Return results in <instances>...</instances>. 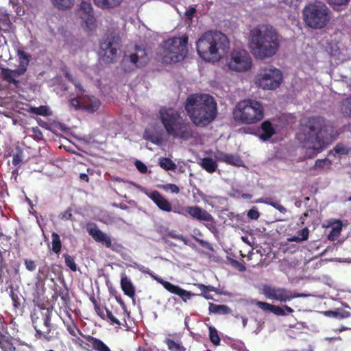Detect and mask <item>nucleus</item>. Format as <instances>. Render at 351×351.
Returning a JSON list of instances; mask_svg holds the SVG:
<instances>
[{
	"instance_id": "nucleus-1",
	"label": "nucleus",
	"mask_w": 351,
	"mask_h": 351,
	"mask_svg": "<svg viewBox=\"0 0 351 351\" xmlns=\"http://www.w3.org/2000/svg\"><path fill=\"white\" fill-rule=\"evenodd\" d=\"M303 147L306 158H313L323 152L339 135L333 124L320 116L308 118L304 125Z\"/></svg>"
},
{
	"instance_id": "nucleus-2",
	"label": "nucleus",
	"mask_w": 351,
	"mask_h": 351,
	"mask_svg": "<svg viewBox=\"0 0 351 351\" xmlns=\"http://www.w3.org/2000/svg\"><path fill=\"white\" fill-rule=\"evenodd\" d=\"M249 46L255 58L263 60L271 58L280 47L278 33L267 25L255 27L250 31Z\"/></svg>"
},
{
	"instance_id": "nucleus-3",
	"label": "nucleus",
	"mask_w": 351,
	"mask_h": 351,
	"mask_svg": "<svg viewBox=\"0 0 351 351\" xmlns=\"http://www.w3.org/2000/svg\"><path fill=\"white\" fill-rule=\"evenodd\" d=\"M185 109L193 123L205 127L213 122L217 114V104L214 97L207 95H191L186 99Z\"/></svg>"
},
{
	"instance_id": "nucleus-4",
	"label": "nucleus",
	"mask_w": 351,
	"mask_h": 351,
	"mask_svg": "<svg viewBox=\"0 0 351 351\" xmlns=\"http://www.w3.org/2000/svg\"><path fill=\"white\" fill-rule=\"evenodd\" d=\"M196 47L198 55L205 61H219L228 52L230 42L221 32L207 31L199 38Z\"/></svg>"
},
{
	"instance_id": "nucleus-5",
	"label": "nucleus",
	"mask_w": 351,
	"mask_h": 351,
	"mask_svg": "<svg viewBox=\"0 0 351 351\" xmlns=\"http://www.w3.org/2000/svg\"><path fill=\"white\" fill-rule=\"evenodd\" d=\"M159 115L160 121L169 136L184 141L197 136L198 133L192 124L183 119L175 109L162 108L159 111Z\"/></svg>"
},
{
	"instance_id": "nucleus-6",
	"label": "nucleus",
	"mask_w": 351,
	"mask_h": 351,
	"mask_svg": "<svg viewBox=\"0 0 351 351\" xmlns=\"http://www.w3.org/2000/svg\"><path fill=\"white\" fill-rule=\"evenodd\" d=\"M53 307L38 305L31 313V319L38 339L51 341L58 337L57 326L51 323Z\"/></svg>"
},
{
	"instance_id": "nucleus-7",
	"label": "nucleus",
	"mask_w": 351,
	"mask_h": 351,
	"mask_svg": "<svg viewBox=\"0 0 351 351\" xmlns=\"http://www.w3.org/2000/svg\"><path fill=\"white\" fill-rule=\"evenodd\" d=\"M234 120L239 123L251 125L264 117V108L261 102L253 99H244L237 104L233 112Z\"/></svg>"
},
{
	"instance_id": "nucleus-8",
	"label": "nucleus",
	"mask_w": 351,
	"mask_h": 351,
	"mask_svg": "<svg viewBox=\"0 0 351 351\" xmlns=\"http://www.w3.org/2000/svg\"><path fill=\"white\" fill-rule=\"evenodd\" d=\"M305 25L315 29H320L326 26L330 20V10L324 3L317 2L309 3L302 11Z\"/></svg>"
},
{
	"instance_id": "nucleus-9",
	"label": "nucleus",
	"mask_w": 351,
	"mask_h": 351,
	"mask_svg": "<svg viewBox=\"0 0 351 351\" xmlns=\"http://www.w3.org/2000/svg\"><path fill=\"white\" fill-rule=\"evenodd\" d=\"M188 38H173L163 42L162 61L166 64L180 62L188 53Z\"/></svg>"
},
{
	"instance_id": "nucleus-10",
	"label": "nucleus",
	"mask_w": 351,
	"mask_h": 351,
	"mask_svg": "<svg viewBox=\"0 0 351 351\" xmlns=\"http://www.w3.org/2000/svg\"><path fill=\"white\" fill-rule=\"evenodd\" d=\"M16 55L19 58L18 67L13 70L8 68H1L0 74L3 81L9 84H13L15 88H19L21 82L16 78L23 75L27 72L31 56L21 49L17 51Z\"/></svg>"
},
{
	"instance_id": "nucleus-11",
	"label": "nucleus",
	"mask_w": 351,
	"mask_h": 351,
	"mask_svg": "<svg viewBox=\"0 0 351 351\" xmlns=\"http://www.w3.org/2000/svg\"><path fill=\"white\" fill-rule=\"evenodd\" d=\"M282 82L281 71L272 66L263 69L261 72L256 76V84L265 90L276 89Z\"/></svg>"
},
{
	"instance_id": "nucleus-12",
	"label": "nucleus",
	"mask_w": 351,
	"mask_h": 351,
	"mask_svg": "<svg viewBox=\"0 0 351 351\" xmlns=\"http://www.w3.org/2000/svg\"><path fill=\"white\" fill-rule=\"evenodd\" d=\"M262 293L267 299L278 301L281 303H286L294 298L303 296V294L292 291L287 288L269 285H263Z\"/></svg>"
},
{
	"instance_id": "nucleus-13",
	"label": "nucleus",
	"mask_w": 351,
	"mask_h": 351,
	"mask_svg": "<svg viewBox=\"0 0 351 351\" xmlns=\"http://www.w3.org/2000/svg\"><path fill=\"white\" fill-rule=\"evenodd\" d=\"M141 270L144 273L149 274L154 280H156L158 283L162 285L167 291L173 294L178 295L184 302H186L188 300H191L193 296L195 295H201L207 300L213 299L212 295H210L208 293H202L201 294H195L191 291L183 289L178 285H173L169 281H166L160 277L153 275L150 272L149 269H147V271L142 270L141 269Z\"/></svg>"
},
{
	"instance_id": "nucleus-14",
	"label": "nucleus",
	"mask_w": 351,
	"mask_h": 351,
	"mask_svg": "<svg viewBox=\"0 0 351 351\" xmlns=\"http://www.w3.org/2000/svg\"><path fill=\"white\" fill-rule=\"evenodd\" d=\"M252 64V58L244 49L233 50L227 62L228 68L237 72L247 71L251 69Z\"/></svg>"
},
{
	"instance_id": "nucleus-15",
	"label": "nucleus",
	"mask_w": 351,
	"mask_h": 351,
	"mask_svg": "<svg viewBox=\"0 0 351 351\" xmlns=\"http://www.w3.org/2000/svg\"><path fill=\"white\" fill-rule=\"evenodd\" d=\"M120 47V37L119 35L110 32L100 43V49L103 51L106 61L112 62L115 58L117 50Z\"/></svg>"
},
{
	"instance_id": "nucleus-16",
	"label": "nucleus",
	"mask_w": 351,
	"mask_h": 351,
	"mask_svg": "<svg viewBox=\"0 0 351 351\" xmlns=\"http://www.w3.org/2000/svg\"><path fill=\"white\" fill-rule=\"evenodd\" d=\"M86 230L96 242L103 244L106 248L115 252H119L123 249L121 244L113 241L110 236L100 230L96 224L88 226Z\"/></svg>"
},
{
	"instance_id": "nucleus-17",
	"label": "nucleus",
	"mask_w": 351,
	"mask_h": 351,
	"mask_svg": "<svg viewBox=\"0 0 351 351\" xmlns=\"http://www.w3.org/2000/svg\"><path fill=\"white\" fill-rule=\"evenodd\" d=\"M185 211L193 219L199 221L210 222L211 224L206 225L209 230L215 229L213 224L215 222L214 217L206 210L198 206H191L186 207Z\"/></svg>"
},
{
	"instance_id": "nucleus-18",
	"label": "nucleus",
	"mask_w": 351,
	"mask_h": 351,
	"mask_svg": "<svg viewBox=\"0 0 351 351\" xmlns=\"http://www.w3.org/2000/svg\"><path fill=\"white\" fill-rule=\"evenodd\" d=\"M79 14L87 28L93 29L95 27V19L94 17L92 5L90 3L82 1L80 3Z\"/></svg>"
},
{
	"instance_id": "nucleus-19",
	"label": "nucleus",
	"mask_w": 351,
	"mask_h": 351,
	"mask_svg": "<svg viewBox=\"0 0 351 351\" xmlns=\"http://www.w3.org/2000/svg\"><path fill=\"white\" fill-rule=\"evenodd\" d=\"M214 158L217 161L237 167L241 166L243 163L240 156L237 154H227L220 150L214 152Z\"/></svg>"
},
{
	"instance_id": "nucleus-20",
	"label": "nucleus",
	"mask_w": 351,
	"mask_h": 351,
	"mask_svg": "<svg viewBox=\"0 0 351 351\" xmlns=\"http://www.w3.org/2000/svg\"><path fill=\"white\" fill-rule=\"evenodd\" d=\"M147 195L154 202V204L162 210L171 212L172 210L171 204L165 199L158 191H154Z\"/></svg>"
},
{
	"instance_id": "nucleus-21",
	"label": "nucleus",
	"mask_w": 351,
	"mask_h": 351,
	"mask_svg": "<svg viewBox=\"0 0 351 351\" xmlns=\"http://www.w3.org/2000/svg\"><path fill=\"white\" fill-rule=\"evenodd\" d=\"M15 341V339L2 326L1 330H0V348L2 351H11L12 349L14 350L16 344Z\"/></svg>"
},
{
	"instance_id": "nucleus-22",
	"label": "nucleus",
	"mask_w": 351,
	"mask_h": 351,
	"mask_svg": "<svg viewBox=\"0 0 351 351\" xmlns=\"http://www.w3.org/2000/svg\"><path fill=\"white\" fill-rule=\"evenodd\" d=\"M164 343L167 346L169 351H186V348L184 346L182 341L177 338L176 334H169L164 339Z\"/></svg>"
},
{
	"instance_id": "nucleus-23",
	"label": "nucleus",
	"mask_w": 351,
	"mask_h": 351,
	"mask_svg": "<svg viewBox=\"0 0 351 351\" xmlns=\"http://www.w3.org/2000/svg\"><path fill=\"white\" fill-rule=\"evenodd\" d=\"M82 106L84 110L94 113L100 108L101 101L95 96H84L82 97Z\"/></svg>"
},
{
	"instance_id": "nucleus-24",
	"label": "nucleus",
	"mask_w": 351,
	"mask_h": 351,
	"mask_svg": "<svg viewBox=\"0 0 351 351\" xmlns=\"http://www.w3.org/2000/svg\"><path fill=\"white\" fill-rule=\"evenodd\" d=\"M4 282L12 287L11 271L8 268V264L2 259L0 260V284Z\"/></svg>"
},
{
	"instance_id": "nucleus-25",
	"label": "nucleus",
	"mask_w": 351,
	"mask_h": 351,
	"mask_svg": "<svg viewBox=\"0 0 351 351\" xmlns=\"http://www.w3.org/2000/svg\"><path fill=\"white\" fill-rule=\"evenodd\" d=\"M121 287L124 294L133 298L135 295V288L130 279L125 275L121 276Z\"/></svg>"
},
{
	"instance_id": "nucleus-26",
	"label": "nucleus",
	"mask_w": 351,
	"mask_h": 351,
	"mask_svg": "<svg viewBox=\"0 0 351 351\" xmlns=\"http://www.w3.org/2000/svg\"><path fill=\"white\" fill-rule=\"evenodd\" d=\"M261 130H262V133L259 135V138L263 141L268 140L276 133L273 125L268 120L261 123Z\"/></svg>"
},
{
	"instance_id": "nucleus-27",
	"label": "nucleus",
	"mask_w": 351,
	"mask_h": 351,
	"mask_svg": "<svg viewBox=\"0 0 351 351\" xmlns=\"http://www.w3.org/2000/svg\"><path fill=\"white\" fill-rule=\"evenodd\" d=\"M85 339L90 343L93 349L96 351H111L109 347L101 340L91 335L84 336Z\"/></svg>"
},
{
	"instance_id": "nucleus-28",
	"label": "nucleus",
	"mask_w": 351,
	"mask_h": 351,
	"mask_svg": "<svg viewBox=\"0 0 351 351\" xmlns=\"http://www.w3.org/2000/svg\"><path fill=\"white\" fill-rule=\"evenodd\" d=\"M93 1L100 8L109 9L119 6L123 0H93Z\"/></svg>"
},
{
	"instance_id": "nucleus-29",
	"label": "nucleus",
	"mask_w": 351,
	"mask_h": 351,
	"mask_svg": "<svg viewBox=\"0 0 351 351\" xmlns=\"http://www.w3.org/2000/svg\"><path fill=\"white\" fill-rule=\"evenodd\" d=\"M210 313L218 315H227L231 313V309L224 304H215L210 303L208 308Z\"/></svg>"
},
{
	"instance_id": "nucleus-30",
	"label": "nucleus",
	"mask_w": 351,
	"mask_h": 351,
	"mask_svg": "<svg viewBox=\"0 0 351 351\" xmlns=\"http://www.w3.org/2000/svg\"><path fill=\"white\" fill-rule=\"evenodd\" d=\"M135 50L138 51L139 52L143 53V55L139 56L138 53H132L129 56L130 61L136 66H137V64L138 62H141L143 63L145 62L147 59V53L145 52V50L141 49V47L138 46L135 47Z\"/></svg>"
},
{
	"instance_id": "nucleus-31",
	"label": "nucleus",
	"mask_w": 351,
	"mask_h": 351,
	"mask_svg": "<svg viewBox=\"0 0 351 351\" xmlns=\"http://www.w3.org/2000/svg\"><path fill=\"white\" fill-rule=\"evenodd\" d=\"M202 167L208 173H213L217 168V162L211 158L206 157L202 159L200 162Z\"/></svg>"
},
{
	"instance_id": "nucleus-32",
	"label": "nucleus",
	"mask_w": 351,
	"mask_h": 351,
	"mask_svg": "<svg viewBox=\"0 0 351 351\" xmlns=\"http://www.w3.org/2000/svg\"><path fill=\"white\" fill-rule=\"evenodd\" d=\"M309 230L307 227L299 230L297 232V235L293 236L288 239L289 241L291 242H301L306 241L308 239Z\"/></svg>"
},
{
	"instance_id": "nucleus-33",
	"label": "nucleus",
	"mask_w": 351,
	"mask_h": 351,
	"mask_svg": "<svg viewBox=\"0 0 351 351\" xmlns=\"http://www.w3.org/2000/svg\"><path fill=\"white\" fill-rule=\"evenodd\" d=\"M51 2L58 10H66L73 7L75 0H51Z\"/></svg>"
},
{
	"instance_id": "nucleus-34",
	"label": "nucleus",
	"mask_w": 351,
	"mask_h": 351,
	"mask_svg": "<svg viewBox=\"0 0 351 351\" xmlns=\"http://www.w3.org/2000/svg\"><path fill=\"white\" fill-rule=\"evenodd\" d=\"M28 112L31 114L42 115L45 117L50 116L51 112L46 106H40L39 107H30Z\"/></svg>"
},
{
	"instance_id": "nucleus-35",
	"label": "nucleus",
	"mask_w": 351,
	"mask_h": 351,
	"mask_svg": "<svg viewBox=\"0 0 351 351\" xmlns=\"http://www.w3.org/2000/svg\"><path fill=\"white\" fill-rule=\"evenodd\" d=\"M51 250L56 254H59L62 248V242L59 234L56 232H53L51 234Z\"/></svg>"
},
{
	"instance_id": "nucleus-36",
	"label": "nucleus",
	"mask_w": 351,
	"mask_h": 351,
	"mask_svg": "<svg viewBox=\"0 0 351 351\" xmlns=\"http://www.w3.org/2000/svg\"><path fill=\"white\" fill-rule=\"evenodd\" d=\"M10 237H8L3 234H0V260L3 259L2 255V250L8 251L10 246Z\"/></svg>"
},
{
	"instance_id": "nucleus-37",
	"label": "nucleus",
	"mask_w": 351,
	"mask_h": 351,
	"mask_svg": "<svg viewBox=\"0 0 351 351\" xmlns=\"http://www.w3.org/2000/svg\"><path fill=\"white\" fill-rule=\"evenodd\" d=\"M340 108L344 116L351 117V95L341 101Z\"/></svg>"
},
{
	"instance_id": "nucleus-38",
	"label": "nucleus",
	"mask_w": 351,
	"mask_h": 351,
	"mask_svg": "<svg viewBox=\"0 0 351 351\" xmlns=\"http://www.w3.org/2000/svg\"><path fill=\"white\" fill-rule=\"evenodd\" d=\"M335 223L337 225L332 228L331 231L328 234V239L329 241H335L339 236L342 230V222L340 220H337Z\"/></svg>"
},
{
	"instance_id": "nucleus-39",
	"label": "nucleus",
	"mask_w": 351,
	"mask_h": 351,
	"mask_svg": "<svg viewBox=\"0 0 351 351\" xmlns=\"http://www.w3.org/2000/svg\"><path fill=\"white\" fill-rule=\"evenodd\" d=\"M208 330L210 341L214 346H219L221 342V338L219 335L217 330L215 327L210 326L208 327Z\"/></svg>"
},
{
	"instance_id": "nucleus-40",
	"label": "nucleus",
	"mask_w": 351,
	"mask_h": 351,
	"mask_svg": "<svg viewBox=\"0 0 351 351\" xmlns=\"http://www.w3.org/2000/svg\"><path fill=\"white\" fill-rule=\"evenodd\" d=\"M12 21L8 16L5 15L0 18V30L4 32H9L12 28Z\"/></svg>"
},
{
	"instance_id": "nucleus-41",
	"label": "nucleus",
	"mask_w": 351,
	"mask_h": 351,
	"mask_svg": "<svg viewBox=\"0 0 351 351\" xmlns=\"http://www.w3.org/2000/svg\"><path fill=\"white\" fill-rule=\"evenodd\" d=\"M160 166L165 170H174L176 168V164L169 158H162L159 161Z\"/></svg>"
},
{
	"instance_id": "nucleus-42",
	"label": "nucleus",
	"mask_w": 351,
	"mask_h": 351,
	"mask_svg": "<svg viewBox=\"0 0 351 351\" xmlns=\"http://www.w3.org/2000/svg\"><path fill=\"white\" fill-rule=\"evenodd\" d=\"M91 301L94 304V308L96 313L98 316H99L102 319H105V314L107 311V308L106 306H101L95 300V298H91Z\"/></svg>"
},
{
	"instance_id": "nucleus-43",
	"label": "nucleus",
	"mask_w": 351,
	"mask_h": 351,
	"mask_svg": "<svg viewBox=\"0 0 351 351\" xmlns=\"http://www.w3.org/2000/svg\"><path fill=\"white\" fill-rule=\"evenodd\" d=\"M64 75L68 81L71 82L75 86L76 89L80 92L84 91L81 83L78 80H75L69 71H65L64 72Z\"/></svg>"
},
{
	"instance_id": "nucleus-44",
	"label": "nucleus",
	"mask_w": 351,
	"mask_h": 351,
	"mask_svg": "<svg viewBox=\"0 0 351 351\" xmlns=\"http://www.w3.org/2000/svg\"><path fill=\"white\" fill-rule=\"evenodd\" d=\"M104 317V320L107 321L110 324H116L118 326H121L122 324L119 319L108 308L106 312Z\"/></svg>"
},
{
	"instance_id": "nucleus-45",
	"label": "nucleus",
	"mask_w": 351,
	"mask_h": 351,
	"mask_svg": "<svg viewBox=\"0 0 351 351\" xmlns=\"http://www.w3.org/2000/svg\"><path fill=\"white\" fill-rule=\"evenodd\" d=\"M66 330H68L69 334L71 335H72L73 337H77V334L82 335V337L84 336L83 335L82 332L80 330V329H79L77 326L73 322H72L71 324H66Z\"/></svg>"
},
{
	"instance_id": "nucleus-46",
	"label": "nucleus",
	"mask_w": 351,
	"mask_h": 351,
	"mask_svg": "<svg viewBox=\"0 0 351 351\" xmlns=\"http://www.w3.org/2000/svg\"><path fill=\"white\" fill-rule=\"evenodd\" d=\"M65 261L66 265L73 271H76L77 269V265L75 264L74 258L66 254L63 255Z\"/></svg>"
},
{
	"instance_id": "nucleus-47",
	"label": "nucleus",
	"mask_w": 351,
	"mask_h": 351,
	"mask_svg": "<svg viewBox=\"0 0 351 351\" xmlns=\"http://www.w3.org/2000/svg\"><path fill=\"white\" fill-rule=\"evenodd\" d=\"M73 209L69 207L64 212L61 213L60 217L62 220L74 221L75 219L72 215Z\"/></svg>"
},
{
	"instance_id": "nucleus-48",
	"label": "nucleus",
	"mask_w": 351,
	"mask_h": 351,
	"mask_svg": "<svg viewBox=\"0 0 351 351\" xmlns=\"http://www.w3.org/2000/svg\"><path fill=\"white\" fill-rule=\"evenodd\" d=\"M23 152L21 149H18L16 152L13 155L12 164L14 166L19 165L23 160Z\"/></svg>"
},
{
	"instance_id": "nucleus-49",
	"label": "nucleus",
	"mask_w": 351,
	"mask_h": 351,
	"mask_svg": "<svg viewBox=\"0 0 351 351\" xmlns=\"http://www.w3.org/2000/svg\"><path fill=\"white\" fill-rule=\"evenodd\" d=\"M334 151L339 155H347L350 153V149L343 144H337L334 147Z\"/></svg>"
},
{
	"instance_id": "nucleus-50",
	"label": "nucleus",
	"mask_w": 351,
	"mask_h": 351,
	"mask_svg": "<svg viewBox=\"0 0 351 351\" xmlns=\"http://www.w3.org/2000/svg\"><path fill=\"white\" fill-rule=\"evenodd\" d=\"M69 105L71 107L73 108L75 110H83L82 106V98L80 100L78 98L75 97L72 98L69 100Z\"/></svg>"
},
{
	"instance_id": "nucleus-51",
	"label": "nucleus",
	"mask_w": 351,
	"mask_h": 351,
	"mask_svg": "<svg viewBox=\"0 0 351 351\" xmlns=\"http://www.w3.org/2000/svg\"><path fill=\"white\" fill-rule=\"evenodd\" d=\"M256 306H257L261 310L266 311V312H271V307L273 304H271L269 303H267L266 302H261V301H256L255 302Z\"/></svg>"
},
{
	"instance_id": "nucleus-52",
	"label": "nucleus",
	"mask_w": 351,
	"mask_h": 351,
	"mask_svg": "<svg viewBox=\"0 0 351 351\" xmlns=\"http://www.w3.org/2000/svg\"><path fill=\"white\" fill-rule=\"evenodd\" d=\"M145 138L156 145H160L162 143L161 138L154 134H150L148 135L145 134Z\"/></svg>"
},
{
	"instance_id": "nucleus-53",
	"label": "nucleus",
	"mask_w": 351,
	"mask_h": 351,
	"mask_svg": "<svg viewBox=\"0 0 351 351\" xmlns=\"http://www.w3.org/2000/svg\"><path fill=\"white\" fill-rule=\"evenodd\" d=\"M247 216L252 220H257L260 217V213L256 207H253L248 210Z\"/></svg>"
},
{
	"instance_id": "nucleus-54",
	"label": "nucleus",
	"mask_w": 351,
	"mask_h": 351,
	"mask_svg": "<svg viewBox=\"0 0 351 351\" xmlns=\"http://www.w3.org/2000/svg\"><path fill=\"white\" fill-rule=\"evenodd\" d=\"M24 265L26 269L29 271H34L36 269V262L33 260L25 258L24 259Z\"/></svg>"
},
{
	"instance_id": "nucleus-55",
	"label": "nucleus",
	"mask_w": 351,
	"mask_h": 351,
	"mask_svg": "<svg viewBox=\"0 0 351 351\" xmlns=\"http://www.w3.org/2000/svg\"><path fill=\"white\" fill-rule=\"evenodd\" d=\"M194 285L197 287L202 291V293H209L210 291H215L216 290L214 287L210 285L207 286L201 283H197Z\"/></svg>"
},
{
	"instance_id": "nucleus-56",
	"label": "nucleus",
	"mask_w": 351,
	"mask_h": 351,
	"mask_svg": "<svg viewBox=\"0 0 351 351\" xmlns=\"http://www.w3.org/2000/svg\"><path fill=\"white\" fill-rule=\"evenodd\" d=\"M194 285L197 287L202 291V293H209L210 291H215L216 290L214 287L210 285L207 286L201 283H197Z\"/></svg>"
},
{
	"instance_id": "nucleus-57",
	"label": "nucleus",
	"mask_w": 351,
	"mask_h": 351,
	"mask_svg": "<svg viewBox=\"0 0 351 351\" xmlns=\"http://www.w3.org/2000/svg\"><path fill=\"white\" fill-rule=\"evenodd\" d=\"M271 312L278 316H285L287 315L282 306L281 307L276 305H272Z\"/></svg>"
},
{
	"instance_id": "nucleus-58",
	"label": "nucleus",
	"mask_w": 351,
	"mask_h": 351,
	"mask_svg": "<svg viewBox=\"0 0 351 351\" xmlns=\"http://www.w3.org/2000/svg\"><path fill=\"white\" fill-rule=\"evenodd\" d=\"M351 313L343 308H337V318L344 319L350 317Z\"/></svg>"
},
{
	"instance_id": "nucleus-59",
	"label": "nucleus",
	"mask_w": 351,
	"mask_h": 351,
	"mask_svg": "<svg viewBox=\"0 0 351 351\" xmlns=\"http://www.w3.org/2000/svg\"><path fill=\"white\" fill-rule=\"evenodd\" d=\"M269 204L271 205V206H273L274 208H275L276 210H278L279 212H280L281 213H287V208L283 206L282 205H281L280 203H278V202H269Z\"/></svg>"
},
{
	"instance_id": "nucleus-60",
	"label": "nucleus",
	"mask_w": 351,
	"mask_h": 351,
	"mask_svg": "<svg viewBox=\"0 0 351 351\" xmlns=\"http://www.w3.org/2000/svg\"><path fill=\"white\" fill-rule=\"evenodd\" d=\"M163 189L166 191H171L172 193H179L180 190V188L175 184H167L165 186H163Z\"/></svg>"
},
{
	"instance_id": "nucleus-61",
	"label": "nucleus",
	"mask_w": 351,
	"mask_h": 351,
	"mask_svg": "<svg viewBox=\"0 0 351 351\" xmlns=\"http://www.w3.org/2000/svg\"><path fill=\"white\" fill-rule=\"evenodd\" d=\"M75 338L73 339V342L75 344L79 346L80 347L82 348L83 349H87L86 346H90V344L88 343H85L82 339H80L79 337H74Z\"/></svg>"
},
{
	"instance_id": "nucleus-62",
	"label": "nucleus",
	"mask_w": 351,
	"mask_h": 351,
	"mask_svg": "<svg viewBox=\"0 0 351 351\" xmlns=\"http://www.w3.org/2000/svg\"><path fill=\"white\" fill-rule=\"evenodd\" d=\"M134 164L138 171L141 173H146L147 172V167L143 162L136 160Z\"/></svg>"
},
{
	"instance_id": "nucleus-63",
	"label": "nucleus",
	"mask_w": 351,
	"mask_h": 351,
	"mask_svg": "<svg viewBox=\"0 0 351 351\" xmlns=\"http://www.w3.org/2000/svg\"><path fill=\"white\" fill-rule=\"evenodd\" d=\"M326 162H328L329 164L330 163V161L328 159V158H324V159H317L316 161H315V168H319V169H323L325 166V164Z\"/></svg>"
},
{
	"instance_id": "nucleus-64",
	"label": "nucleus",
	"mask_w": 351,
	"mask_h": 351,
	"mask_svg": "<svg viewBox=\"0 0 351 351\" xmlns=\"http://www.w3.org/2000/svg\"><path fill=\"white\" fill-rule=\"evenodd\" d=\"M11 351H30V347L26 344H16Z\"/></svg>"
}]
</instances>
